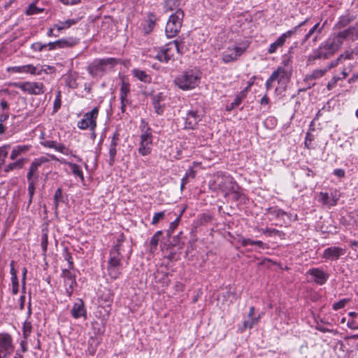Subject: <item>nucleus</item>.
Here are the masks:
<instances>
[{
	"label": "nucleus",
	"mask_w": 358,
	"mask_h": 358,
	"mask_svg": "<svg viewBox=\"0 0 358 358\" xmlns=\"http://www.w3.org/2000/svg\"><path fill=\"white\" fill-rule=\"evenodd\" d=\"M61 278H63L64 293L70 298L73 293L75 287L77 286L76 274L73 270L62 269Z\"/></svg>",
	"instance_id": "12"
},
{
	"label": "nucleus",
	"mask_w": 358,
	"mask_h": 358,
	"mask_svg": "<svg viewBox=\"0 0 358 358\" xmlns=\"http://www.w3.org/2000/svg\"><path fill=\"white\" fill-rule=\"evenodd\" d=\"M200 120L201 118L197 114V112L195 110H190L187 113L185 118V128L194 129Z\"/></svg>",
	"instance_id": "21"
},
{
	"label": "nucleus",
	"mask_w": 358,
	"mask_h": 358,
	"mask_svg": "<svg viewBox=\"0 0 358 358\" xmlns=\"http://www.w3.org/2000/svg\"><path fill=\"white\" fill-rule=\"evenodd\" d=\"M132 73L134 77H136L139 80L144 82V83H149L150 82L151 78L150 76L147 74L144 71L134 69L132 70Z\"/></svg>",
	"instance_id": "31"
},
{
	"label": "nucleus",
	"mask_w": 358,
	"mask_h": 358,
	"mask_svg": "<svg viewBox=\"0 0 358 358\" xmlns=\"http://www.w3.org/2000/svg\"><path fill=\"white\" fill-rule=\"evenodd\" d=\"M11 280H12V286H13V293L14 294H17L18 292V289H19V282H18L17 277L14 276L13 278H11Z\"/></svg>",
	"instance_id": "52"
},
{
	"label": "nucleus",
	"mask_w": 358,
	"mask_h": 358,
	"mask_svg": "<svg viewBox=\"0 0 358 358\" xmlns=\"http://www.w3.org/2000/svg\"><path fill=\"white\" fill-rule=\"evenodd\" d=\"M124 236L123 234L118 235L116 244L111 248L109 252L107 271L112 279H117L122 273V259L124 257Z\"/></svg>",
	"instance_id": "1"
},
{
	"label": "nucleus",
	"mask_w": 358,
	"mask_h": 358,
	"mask_svg": "<svg viewBox=\"0 0 358 358\" xmlns=\"http://www.w3.org/2000/svg\"><path fill=\"white\" fill-rule=\"evenodd\" d=\"M27 178L29 181V183L30 182V181H36V182L38 178V175L36 174L34 172L31 171L29 169V171L27 173Z\"/></svg>",
	"instance_id": "54"
},
{
	"label": "nucleus",
	"mask_w": 358,
	"mask_h": 358,
	"mask_svg": "<svg viewBox=\"0 0 358 358\" xmlns=\"http://www.w3.org/2000/svg\"><path fill=\"white\" fill-rule=\"evenodd\" d=\"M36 185V181H30V182L29 183L28 188H27L28 194H29V201H28L27 207H29V206L32 203L33 197H34V195L35 193Z\"/></svg>",
	"instance_id": "40"
},
{
	"label": "nucleus",
	"mask_w": 358,
	"mask_h": 358,
	"mask_svg": "<svg viewBox=\"0 0 358 358\" xmlns=\"http://www.w3.org/2000/svg\"><path fill=\"white\" fill-rule=\"evenodd\" d=\"M267 213L275 217H282L287 215V213L277 207H271L267 209Z\"/></svg>",
	"instance_id": "37"
},
{
	"label": "nucleus",
	"mask_w": 358,
	"mask_h": 358,
	"mask_svg": "<svg viewBox=\"0 0 358 358\" xmlns=\"http://www.w3.org/2000/svg\"><path fill=\"white\" fill-rule=\"evenodd\" d=\"M217 188L224 196L232 195L236 199L240 196L239 187L229 175L222 174L217 178Z\"/></svg>",
	"instance_id": "5"
},
{
	"label": "nucleus",
	"mask_w": 358,
	"mask_h": 358,
	"mask_svg": "<svg viewBox=\"0 0 358 358\" xmlns=\"http://www.w3.org/2000/svg\"><path fill=\"white\" fill-rule=\"evenodd\" d=\"M117 64V59L113 57L96 59L88 66L87 71L92 77L101 76Z\"/></svg>",
	"instance_id": "6"
},
{
	"label": "nucleus",
	"mask_w": 358,
	"mask_h": 358,
	"mask_svg": "<svg viewBox=\"0 0 358 358\" xmlns=\"http://www.w3.org/2000/svg\"><path fill=\"white\" fill-rule=\"evenodd\" d=\"M341 79V78L338 77V76H334L332 78V79L331 80V81L329 82L328 85H327V89L329 90H331V89H333L337 82Z\"/></svg>",
	"instance_id": "55"
},
{
	"label": "nucleus",
	"mask_w": 358,
	"mask_h": 358,
	"mask_svg": "<svg viewBox=\"0 0 358 358\" xmlns=\"http://www.w3.org/2000/svg\"><path fill=\"white\" fill-rule=\"evenodd\" d=\"M184 17L183 10L173 13L166 23L165 33L167 37H174L180 30Z\"/></svg>",
	"instance_id": "8"
},
{
	"label": "nucleus",
	"mask_w": 358,
	"mask_h": 358,
	"mask_svg": "<svg viewBox=\"0 0 358 358\" xmlns=\"http://www.w3.org/2000/svg\"><path fill=\"white\" fill-rule=\"evenodd\" d=\"M71 312L72 316L76 319H78L80 317H85L86 310L83 301L81 299H78L77 301L74 303Z\"/></svg>",
	"instance_id": "23"
},
{
	"label": "nucleus",
	"mask_w": 358,
	"mask_h": 358,
	"mask_svg": "<svg viewBox=\"0 0 358 358\" xmlns=\"http://www.w3.org/2000/svg\"><path fill=\"white\" fill-rule=\"evenodd\" d=\"M120 134L117 131L115 132L112 136L111 141L109 146V160L108 164L110 166H113L115 163V156L117 154L116 147L118 144L120 139Z\"/></svg>",
	"instance_id": "19"
},
{
	"label": "nucleus",
	"mask_w": 358,
	"mask_h": 358,
	"mask_svg": "<svg viewBox=\"0 0 358 358\" xmlns=\"http://www.w3.org/2000/svg\"><path fill=\"white\" fill-rule=\"evenodd\" d=\"M334 174L338 178H343L345 176V171L342 169H336L334 171Z\"/></svg>",
	"instance_id": "61"
},
{
	"label": "nucleus",
	"mask_w": 358,
	"mask_h": 358,
	"mask_svg": "<svg viewBox=\"0 0 358 358\" xmlns=\"http://www.w3.org/2000/svg\"><path fill=\"white\" fill-rule=\"evenodd\" d=\"M48 234L47 233H43L41 236V248L43 249V252H46L48 248Z\"/></svg>",
	"instance_id": "49"
},
{
	"label": "nucleus",
	"mask_w": 358,
	"mask_h": 358,
	"mask_svg": "<svg viewBox=\"0 0 358 358\" xmlns=\"http://www.w3.org/2000/svg\"><path fill=\"white\" fill-rule=\"evenodd\" d=\"M201 73L198 70L190 69L182 72L174 80L175 84L182 90L194 89L200 83Z\"/></svg>",
	"instance_id": "3"
},
{
	"label": "nucleus",
	"mask_w": 358,
	"mask_h": 358,
	"mask_svg": "<svg viewBox=\"0 0 358 358\" xmlns=\"http://www.w3.org/2000/svg\"><path fill=\"white\" fill-rule=\"evenodd\" d=\"M347 326L351 329H358V323L354 320L348 321Z\"/></svg>",
	"instance_id": "59"
},
{
	"label": "nucleus",
	"mask_w": 358,
	"mask_h": 358,
	"mask_svg": "<svg viewBox=\"0 0 358 358\" xmlns=\"http://www.w3.org/2000/svg\"><path fill=\"white\" fill-rule=\"evenodd\" d=\"M98 114L99 108L94 107L90 112L84 114L83 118L78 122V127L80 129H89L91 131H94Z\"/></svg>",
	"instance_id": "10"
},
{
	"label": "nucleus",
	"mask_w": 358,
	"mask_h": 358,
	"mask_svg": "<svg viewBox=\"0 0 358 358\" xmlns=\"http://www.w3.org/2000/svg\"><path fill=\"white\" fill-rule=\"evenodd\" d=\"M64 258L67 261L69 268L67 269L73 270L74 265L73 262V258L71 254L69 252L67 248H64Z\"/></svg>",
	"instance_id": "43"
},
{
	"label": "nucleus",
	"mask_w": 358,
	"mask_h": 358,
	"mask_svg": "<svg viewBox=\"0 0 358 358\" xmlns=\"http://www.w3.org/2000/svg\"><path fill=\"white\" fill-rule=\"evenodd\" d=\"M155 25V22L150 21L148 24V28L145 27V32L148 34L150 33L154 29Z\"/></svg>",
	"instance_id": "64"
},
{
	"label": "nucleus",
	"mask_w": 358,
	"mask_h": 358,
	"mask_svg": "<svg viewBox=\"0 0 358 358\" xmlns=\"http://www.w3.org/2000/svg\"><path fill=\"white\" fill-rule=\"evenodd\" d=\"M64 164H67L71 168V170L75 176H77L82 180H84L83 171L78 164L69 162H67V163H64Z\"/></svg>",
	"instance_id": "33"
},
{
	"label": "nucleus",
	"mask_w": 358,
	"mask_h": 358,
	"mask_svg": "<svg viewBox=\"0 0 358 358\" xmlns=\"http://www.w3.org/2000/svg\"><path fill=\"white\" fill-rule=\"evenodd\" d=\"M46 47V44H43L40 42H37L31 45V49L34 51H42Z\"/></svg>",
	"instance_id": "53"
},
{
	"label": "nucleus",
	"mask_w": 358,
	"mask_h": 358,
	"mask_svg": "<svg viewBox=\"0 0 358 358\" xmlns=\"http://www.w3.org/2000/svg\"><path fill=\"white\" fill-rule=\"evenodd\" d=\"M113 293L110 289H108L107 290V293H103L101 295V299L106 302L111 303L113 301Z\"/></svg>",
	"instance_id": "48"
},
{
	"label": "nucleus",
	"mask_w": 358,
	"mask_h": 358,
	"mask_svg": "<svg viewBox=\"0 0 358 358\" xmlns=\"http://www.w3.org/2000/svg\"><path fill=\"white\" fill-rule=\"evenodd\" d=\"M58 49L73 47L78 43V40L76 38L70 37L69 38H62L55 41Z\"/></svg>",
	"instance_id": "27"
},
{
	"label": "nucleus",
	"mask_w": 358,
	"mask_h": 358,
	"mask_svg": "<svg viewBox=\"0 0 358 358\" xmlns=\"http://www.w3.org/2000/svg\"><path fill=\"white\" fill-rule=\"evenodd\" d=\"M260 103L262 105H268L269 103V98L268 97L267 94H265L261 99Z\"/></svg>",
	"instance_id": "63"
},
{
	"label": "nucleus",
	"mask_w": 358,
	"mask_h": 358,
	"mask_svg": "<svg viewBox=\"0 0 358 358\" xmlns=\"http://www.w3.org/2000/svg\"><path fill=\"white\" fill-rule=\"evenodd\" d=\"M57 142L56 141H45L43 143H41V144L44 146V147H47V148H53L55 150V148H56V145H57Z\"/></svg>",
	"instance_id": "57"
},
{
	"label": "nucleus",
	"mask_w": 358,
	"mask_h": 358,
	"mask_svg": "<svg viewBox=\"0 0 358 358\" xmlns=\"http://www.w3.org/2000/svg\"><path fill=\"white\" fill-rule=\"evenodd\" d=\"M343 41L345 40H350L352 41L358 39V23L355 24L346 29L338 32Z\"/></svg>",
	"instance_id": "17"
},
{
	"label": "nucleus",
	"mask_w": 358,
	"mask_h": 358,
	"mask_svg": "<svg viewBox=\"0 0 358 358\" xmlns=\"http://www.w3.org/2000/svg\"><path fill=\"white\" fill-rule=\"evenodd\" d=\"M13 85L29 94L40 95L45 92V86L43 83L18 82L14 83Z\"/></svg>",
	"instance_id": "11"
},
{
	"label": "nucleus",
	"mask_w": 358,
	"mask_h": 358,
	"mask_svg": "<svg viewBox=\"0 0 358 358\" xmlns=\"http://www.w3.org/2000/svg\"><path fill=\"white\" fill-rule=\"evenodd\" d=\"M43 11V8H38L34 3H31L27 9L25 13L27 15H32L40 13Z\"/></svg>",
	"instance_id": "42"
},
{
	"label": "nucleus",
	"mask_w": 358,
	"mask_h": 358,
	"mask_svg": "<svg viewBox=\"0 0 358 358\" xmlns=\"http://www.w3.org/2000/svg\"><path fill=\"white\" fill-rule=\"evenodd\" d=\"M10 145L6 144L0 147V164L3 165L6 162V158L8 154V150Z\"/></svg>",
	"instance_id": "38"
},
{
	"label": "nucleus",
	"mask_w": 358,
	"mask_h": 358,
	"mask_svg": "<svg viewBox=\"0 0 358 358\" xmlns=\"http://www.w3.org/2000/svg\"><path fill=\"white\" fill-rule=\"evenodd\" d=\"M307 274L313 277V281L317 285H324L329 278V274L320 268H312L307 271Z\"/></svg>",
	"instance_id": "15"
},
{
	"label": "nucleus",
	"mask_w": 358,
	"mask_h": 358,
	"mask_svg": "<svg viewBox=\"0 0 358 358\" xmlns=\"http://www.w3.org/2000/svg\"><path fill=\"white\" fill-rule=\"evenodd\" d=\"M254 245H257L259 248L263 250L268 248V244L263 243L262 241H255Z\"/></svg>",
	"instance_id": "60"
},
{
	"label": "nucleus",
	"mask_w": 358,
	"mask_h": 358,
	"mask_svg": "<svg viewBox=\"0 0 358 358\" xmlns=\"http://www.w3.org/2000/svg\"><path fill=\"white\" fill-rule=\"evenodd\" d=\"M32 326L30 322L25 321L23 324L22 331L24 338H27L31 332Z\"/></svg>",
	"instance_id": "45"
},
{
	"label": "nucleus",
	"mask_w": 358,
	"mask_h": 358,
	"mask_svg": "<svg viewBox=\"0 0 358 358\" xmlns=\"http://www.w3.org/2000/svg\"><path fill=\"white\" fill-rule=\"evenodd\" d=\"M343 41L337 34L329 36L322 43L318 48L314 50L308 56V61H313L319 59H327L334 55L342 46Z\"/></svg>",
	"instance_id": "2"
},
{
	"label": "nucleus",
	"mask_w": 358,
	"mask_h": 358,
	"mask_svg": "<svg viewBox=\"0 0 358 358\" xmlns=\"http://www.w3.org/2000/svg\"><path fill=\"white\" fill-rule=\"evenodd\" d=\"M50 159L45 156H41L40 157L34 159L31 165L29 166V169L37 174V171L39 166H41L43 164L48 162Z\"/></svg>",
	"instance_id": "28"
},
{
	"label": "nucleus",
	"mask_w": 358,
	"mask_h": 358,
	"mask_svg": "<svg viewBox=\"0 0 358 358\" xmlns=\"http://www.w3.org/2000/svg\"><path fill=\"white\" fill-rule=\"evenodd\" d=\"M130 92V85L128 83H126L124 81L122 82L120 90V101H125V99H127V95Z\"/></svg>",
	"instance_id": "34"
},
{
	"label": "nucleus",
	"mask_w": 358,
	"mask_h": 358,
	"mask_svg": "<svg viewBox=\"0 0 358 358\" xmlns=\"http://www.w3.org/2000/svg\"><path fill=\"white\" fill-rule=\"evenodd\" d=\"M13 350L11 336L7 333L0 334V358H7Z\"/></svg>",
	"instance_id": "13"
},
{
	"label": "nucleus",
	"mask_w": 358,
	"mask_h": 358,
	"mask_svg": "<svg viewBox=\"0 0 358 358\" xmlns=\"http://www.w3.org/2000/svg\"><path fill=\"white\" fill-rule=\"evenodd\" d=\"M60 202H64V198L62 189L59 187L55 191L54 194V209L55 212H57Z\"/></svg>",
	"instance_id": "35"
},
{
	"label": "nucleus",
	"mask_w": 358,
	"mask_h": 358,
	"mask_svg": "<svg viewBox=\"0 0 358 358\" xmlns=\"http://www.w3.org/2000/svg\"><path fill=\"white\" fill-rule=\"evenodd\" d=\"M338 200V197L336 194V192H331V195H329L327 192H320L319 201L321 202L323 205L334 206H335Z\"/></svg>",
	"instance_id": "22"
},
{
	"label": "nucleus",
	"mask_w": 358,
	"mask_h": 358,
	"mask_svg": "<svg viewBox=\"0 0 358 358\" xmlns=\"http://www.w3.org/2000/svg\"><path fill=\"white\" fill-rule=\"evenodd\" d=\"M180 0H166L164 2V8L166 11L178 12V10H182L181 8Z\"/></svg>",
	"instance_id": "26"
},
{
	"label": "nucleus",
	"mask_w": 358,
	"mask_h": 358,
	"mask_svg": "<svg viewBox=\"0 0 358 358\" xmlns=\"http://www.w3.org/2000/svg\"><path fill=\"white\" fill-rule=\"evenodd\" d=\"M257 231L262 232L267 236H272L277 235L279 231L275 229L266 228V229H257Z\"/></svg>",
	"instance_id": "46"
},
{
	"label": "nucleus",
	"mask_w": 358,
	"mask_h": 358,
	"mask_svg": "<svg viewBox=\"0 0 358 358\" xmlns=\"http://www.w3.org/2000/svg\"><path fill=\"white\" fill-rule=\"evenodd\" d=\"M62 93L60 91H57L56 97L54 101L53 108L54 112H57L62 106Z\"/></svg>",
	"instance_id": "44"
},
{
	"label": "nucleus",
	"mask_w": 358,
	"mask_h": 358,
	"mask_svg": "<svg viewBox=\"0 0 358 358\" xmlns=\"http://www.w3.org/2000/svg\"><path fill=\"white\" fill-rule=\"evenodd\" d=\"M273 82H274V80L270 76V77L266 80L265 83V87L266 91H268L271 88Z\"/></svg>",
	"instance_id": "62"
},
{
	"label": "nucleus",
	"mask_w": 358,
	"mask_h": 358,
	"mask_svg": "<svg viewBox=\"0 0 358 358\" xmlns=\"http://www.w3.org/2000/svg\"><path fill=\"white\" fill-rule=\"evenodd\" d=\"M150 252H154V250L157 248V233H155L151 241H150Z\"/></svg>",
	"instance_id": "58"
},
{
	"label": "nucleus",
	"mask_w": 358,
	"mask_h": 358,
	"mask_svg": "<svg viewBox=\"0 0 358 358\" xmlns=\"http://www.w3.org/2000/svg\"><path fill=\"white\" fill-rule=\"evenodd\" d=\"M346 252V250L341 247L331 246L324 249L322 257L327 261H337L343 256Z\"/></svg>",
	"instance_id": "14"
},
{
	"label": "nucleus",
	"mask_w": 358,
	"mask_h": 358,
	"mask_svg": "<svg viewBox=\"0 0 358 358\" xmlns=\"http://www.w3.org/2000/svg\"><path fill=\"white\" fill-rule=\"evenodd\" d=\"M78 20L74 19H69L64 22H59L57 24H54V28L56 29L58 31H61L62 30L69 29L72 25L76 24Z\"/></svg>",
	"instance_id": "30"
},
{
	"label": "nucleus",
	"mask_w": 358,
	"mask_h": 358,
	"mask_svg": "<svg viewBox=\"0 0 358 358\" xmlns=\"http://www.w3.org/2000/svg\"><path fill=\"white\" fill-rule=\"evenodd\" d=\"M249 42L243 41L234 45L229 46L222 54V60L224 64L236 61L248 48Z\"/></svg>",
	"instance_id": "7"
},
{
	"label": "nucleus",
	"mask_w": 358,
	"mask_h": 358,
	"mask_svg": "<svg viewBox=\"0 0 358 358\" xmlns=\"http://www.w3.org/2000/svg\"><path fill=\"white\" fill-rule=\"evenodd\" d=\"M351 21V19L348 16H343L341 17L340 20L338 21L337 25L339 28L344 27L347 26Z\"/></svg>",
	"instance_id": "51"
},
{
	"label": "nucleus",
	"mask_w": 358,
	"mask_h": 358,
	"mask_svg": "<svg viewBox=\"0 0 358 358\" xmlns=\"http://www.w3.org/2000/svg\"><path fill=\"white\" fill-rule=\"evenodd\" d=\"M55 150L64 154V155H71L73 157L76 158L78 161H81V159L79 157H77L75 155H73L72 151L69 150L67 147H66L64 144L57 143Z\"/></svg>",
	"instance_id": "36"
},
{
	"label": "nucleus",
	"mask_w": 358,
	"mask_h": 358,
	"mask_svg": "<svg viewBox=\"0 0 358 358\" xmlns=\"http://www.w3.org/2000/svg\"><path fill=\"white\" fill-rule=\"evenodd\" d=\"M7 71L14 73H29L31 74H38L36 68L31 64H27L20 66H10L7 68Z\"/></svg>",
	"instance_id": "24"
},
{
	"label": "nucleus",
	"mask_w": 358,
	"mask_h": 358,
	"mask_svg": "<svg viewBox=\"0 0 358 358\" xmlns=\"http://www.w3.org/2000/svg\"><path fill=\"white\" fill-rule=\"evenodd\" d=\"M25 162L26 159L21 158L14 162L9 163L5 166L4 171L8 173L15 169H20L24 166Z\"/></svg>",
	"instance_id": "29"
},
{
	"label": "nucleus",
	"mask_w": 358,
	"mask_h": 358,
	"mask_svg": "<svg viewBox=\"0 0 358 358\" xmlns=\"http://www.w3.org/2000/svg\"><path fill=\"white\" fill-rule=\"evenodd\" d=\"M327 72V69H315L311 74L307 76L308 80H315L322 78Z\"/></svg>",
	"instance_id": "41"
},
{
	"label": "nucleus",
	"mask_w": 358,
	"mask_h": 358,
	"mask_svg": "<svg viewBox=\"0 0 358 358\" xmlns=\"http://www.w3.org/2000/svg\"><path fill=\"white\" fill-rule=\"evenodd\" d=\"M246 94H245V92H240L235 97L234 100L230 103V105L228 106L227 110H231L234 109V108L238 106L243 100L246 97Z\"/></svg>",
	"instance_id": "32"
},
{
	"label": "nucleus",
	"mask_w": 358,
	"mask_h": 358,
	"mask_svg": "<svg viewBox=\"0 0 358 358\" xmlns=\"http://www.w3.org/2000/svg\"><path fill=\"white\" fill-rule=\"evenodd\" d=\"M255 241H254V240H252L250 238H242L240 240V243H241V245L243 247H245L248 245H253L255 244Z\"/></svg>",
	"instance_id": "56"
},
{
	"label": "nucleus",
	"mask_w": 358,
	"mask_h": 358,
	"mask_svg": "<svg viewBox=\"0 0 358 358\" xmlns=\"http://www.w3.org/2000/svg\"><path fill=\"white\" fill-rule=\"evenodd\" d=\"M152 143V136L150 133L148 131L141 135V141L140 143V147L138 148V152L142 155H146L150 152V144Z\"/></svg>",
	"instance_id": "18"
},
{
	"label": "nucleus",
	"mask_w": 358,
	"mask_h": 358,
	"mask_svg": "<svg viewBox=\"0 0 358 358\" xmlns=\"http://www.w3.org/2000/svg\"><path fill=\"white\" fill-rule=\"evenodd\" d=\"M324 25L320 26V22L315 24L309 31L304 36V41H308L310 36L313 34L315 31H317L318 34H320L323 29Z\"/></svg>",
	"instance_id": "39"
},
{
	"label": "nucleus",
	"mask_w": 358,
	"mask_h": 358,
	"mask_svg": "<svg viewBox=\"0 0 358 358\" xmlns=\"http://www.w3.org/2000/svg\"><path fill=\"white\" fill-rule=\"evenodd\" d=\"M31 148L29 145H19L12 149L10 159L12 160L15 159L18 156L27 152Z\"/></svg>",
	"instance_id": "25"
},
{
	"label": "nucleus",
	"mask_w": 358,
	"mask_h": 358,
	"mask_svg": "<svg viewBox=\"0 0 358 358\" xmlns=\"http://www.w3.org/2000/svg\"><path fill=\"white\" fill-rule=\"evenodd\" d=\"M180 216L177 217L173 222L170 223L169 228L168 229L169 234L173 233L174 230L176 229V227L178 225V223L180 222Z\"/></svg>",
	"instance_id": "50"
},
{
	"label": "nucleus",
	"mask_w": 358,
	"mask_h": 358,
	"mask_svg": "<svg viewBox=\"0 0 358 358\" xmlns=\"http://www.w3.org/2000/svg\"><path fill=\"white\" fill-rule=\"evenodd\" d=\"M255 310V309L254 306H251L250 308L249 313L248 315V320H245L243 322V327H242L241 331H243L247 328L252 329L255 325L258 324V322L261 318V315H259L257 317H255L254 316Z\"/></svg>",
	"instance_id": "20"
},
{
	"label": "nucleus",
	"mask_w": 358,
	"mask_h": 358,
	"mask_svg": "<svg viewBox=\"0 0 358 358\" xmlns=\"http://www.w3.org/2000/svg\"><path fill=\"white\" fill-rule=\"evenodd\" d=\"M271 76L275 81H277L279 85L285 86V85L289 80V74L285 68L282 66H278V69L274 71Z\"/></svg>",
	"instance_id": "16"
},
{
	"label": "nucleus",
	"mask_w": 358,
	"mask_h": 358,
	"mask_svg": "<svg viewBox=\"0 0 358 358\" xmlns=\"http://www.w3.org/2000/svg\"><path fill=\"white\" fill-rule=\"evenodd\" d=\"M349 301L350 300L348 299H343L333 304V309L334 310H338L343 308Z\"/></svg>",
	"instance_id": "47"
},
{
	"label": "nucleus",
	"mask_w": 358,
	"mask_h": 358,
	"mask_svg": "<svg viewBox=\"0 0 358 358\" xmlns=\"http://www.w3.org/2000/svg\"><path fill=\"white\" fill-rule=\"evenodd\" d=\"M184 48V43L182 41L178 40L170 41L158 52V60L166 63L174 61L177 55L183 53Z\"/></svg>",
	"instance_id": "4"
},
{
	"label": "nucleus",
	"mask_w": 358,
	"mask_h": 358,
	"mask_svg": "<svg viewBox=\"0 0 358 358\" xmlns=\"http://www.w3.org/2000/svg\"><path fill=\"white\" fill-rule=\"evenodd\" d=\"M308 19H306L304 21L299 23L297 26H295L294 27H293L292 29H289L287 31L282 34L276 39L275 41H274L269 45V47L268 48V54L275 53L279 48H281L284 45V44L286 42V40L288 38H290L292 36L295 34L298 31L299 29L301 27L305 25L308 22Z\"/></svg>",
	"instance_id": "9"
}]
</instances>
